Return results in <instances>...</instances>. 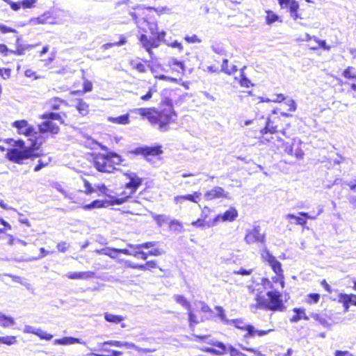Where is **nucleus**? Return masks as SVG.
<instances>
[{
    "instance_id": "obj_17",
    "label": "nucleus",
    "mask_w": 356,
    "mask_h": 356,
    "mask_svg": "<svg viewBox=\"0 0 356 356\" xmlns=\"http://www.w3.org/2000/svg\"><path fill=\"white\" fill-rule=\"evenodd\" d=\"M24 332L33 334L39 337L41 339L49 341L53 338V335L43 331L40 328H36L31 325H25Z\"/></svg>"
},
{
    "instance_id": "obj_8",
    "label": "nucleus",
    "mask_w": 356,
    "mask_h": 356,
    "mask_svg": "<svg viewBox=\"0 0 356 356\" xmlns=\"http://www.w3.org/2000/svg\"><path fill=\"white\" fill-rule=\"evenodd\" d=\"M234 323L236 327L247 331V334L244 335V337L245 338L248 337H254L256 334H257L259 337L264 336L273 331V330L271 329L268 330H256L254 326L251 325H246L243 321L238 320L234 321Z\"/></svg>"
},
{
    "instance_id": "obj_6",
    "label": "nucleus",
    "mask_w": 356,
    "mask_h": 356,
    "mask_svg": "<svg viewBox=\"0 0 356 356\" xmlns=\"http://www.w3.org/2000/svg\"><path fill=\"white\" fill-rule=\"evenodd\" d=\"M93 164L95 168L102 172L110 173L115 169V167H112L110 164L107 155L102 154L95 155Z\"/></svg>"
},
{
    "instance_id": "obj_45",
    "label": "nucleus",
    "mask_w": 356,
    "mask_h": 356,
    "mask_svg": "<svg viewBox=\"0 0 356 356\" xmlns=\"http://www.w3.org/2000/svg\"><path fill=\"white\" fill-rule=\"evenodd\" d=\"M125 264H126V266L128 268H134V269H139L141 270H146V266H144V264H136L132 263L129 261H126Z\"/></svg>"
},
{
    "instance_id": "obj_34",
    "label": "nucleus",
    "mask_w": 356,
    "mask_h": 356,
    "mask_svg": "<svg viewBox=\"0 0 356 356\" xmlns=\"http://www.w3.org/2000/svg\"><path fill=\"white\" fill-rule=\"evenodd\" d=\"M76 107L79 113L83 116L87 115L88 113V104L83 102L82 99L78 100Z\"/></svg>"
},
{
    "instance_id": "obj_37",
    "label": "nucleus",
    "mask_w": 356,
    "mask_h": 356,
    "mask_svg": "<svg viewBox=\"0 0 356 356\" xmlns=\"http://www.w3.org/2000/svg\"><path fill=\"white\" fill-rule=\"evenodd\" d=\"M152 216L154 218V220L156 221V222L159 227H161L169 219L168 216L163 215V214L159 215V214H156L154 213H152Z\"/></svg>"
},
{
    "instance_id": "obj_24",
    "label": "nucleus",
    "mask_w": 356,
    "mask_h": 356,
    "mask_svg": "<svg viewBox=\"0 0 356 356\" xmlns=\"http://www.w3.org/2000/svg\"><path fill=\"white\" fill-rule=\"evenodd\" d=\"M293 312L296 313L291 319V322L296 323L299 321L300 319L303 318L305 320H308L309 317L305 314V312L304 309L302 308H295L293 309Z\"/></svg>"
},
{
    "instance_id": "obj_62",
    "label": "nucleus",
    "mask_w": 356,
    "mask_h": 356,
    "mask_svg": "<svg viewBox=\"0 0 356 356\" xmlns=\"http://www.w3.org/2000/svg\"><path fill=\"white\" fill-rule=\"evenodd\" d=\"M285 104L289 107L288 109L289 111L293 112L296 110V104L293 99L286 100Z\"/></svg>"
},
{
    "instance_id": "obj_47",
    "label": "nucleus",
    "mask_w": 356,
    "mask_h": 356,
    "mask_svg": "<svg viewBox=\"0 0 356 356\" xmlns=\"http://www.w3.org/2000/svg\"><path fill=\"white\" fill-rule=\"evenodd\" d=\"M168 65L172 66V65H177L179 67L181 70V72H183L185 70L184 65L182 62L179 61L175 58H170L168 60Z\"/></svg>"
},
{
    "instance_id": "obj_31",
    "label": "nucleus",
    "mask_w": 356,
    "mask_h": 356,
    "mask_svg": "<svg viewBox=\"0 0 356 356\" xmlns=\"http://www.w3.org/2000/svg\"><path fill=\"white\" fill-rule=\"evenodd\" d=\"M173 298L177 303L181 305L187 310H189L191 309V303L186 299L184 296L181 295H175L173 296Z\"/></svg>"
},
{
    "instance_id": "obj_10",
    "label": "nucleus",
    "mask_w": 356,
    "mask_h": 356,
    "mask_svg": "<svg viewBox=\"0 0 356 356\" xmlns=\"http://www.w3.org/2000/svg\"><path fill=\"white\" fill-rule=\"evenodd\" d=\"M262 258L269 264L272 270L278 276H282L283 270L281 263L270 252L265 250L262 253Z\"/></svg>"
},
{
    "instance_id": "obj_58",
    "label": "nucleus",
    "mask_w": 356,
    "mask_h": 356,
    "mask_svg": "<svg viewBox=\"0 0 356 356\" xmlns=\"http://www.w3.org/2000/svg\"><path fill=\"white\" fill-rule=\"evenodd\" d=\"M148 256L158 257L165 254L164 250L159 248H154L147 252Z\"/></svg>"
},
{
    "instance_id": "obj_42",
    "label": "nucleus",
    "mask_w": 356,
    "mask_h": 356,
    "mask_svg": "<svg viewBox=\"0 0 356 356\" xmlns=\"http://www.w3.org/2000/svg\"><path fill=\"white\" fill-rule=\"evenodd\" d=\"M188 311L189 325L190 327H192L195 325L199 323V321L197 320L196 315L194 314L193 312H191V309Z\"/></svg>"
},
{
    "instance_id": "obj_59",
    "label": "nucleus",
    "mask_w": 356,
    "mask_h": 356,
    "mask_svg": "<svg viewBox=\"0 0 356 356\" xmlns=\"http://www.w3.org/2000/svg\"><path fill=\"white\" fill-rule=\"evenodd\" d=\"M284 275L274 277L272 278L273 281L276 284H279L281 289L284 287Z\"/></svg>"
},
{
    "instance_id": "obj_44",
    "label": "nucleus",
    "mask_w": 356,
    "mask_h": 356,
    "mask_svg": "<svg viewBox=\"0 0 356 356\" xmlns=\"http://www.w3.org/2000/svg\"><path fill=\"white\" fill-rule=\"evenodd\" d=\"M143 152L147 155H159L161 150L159 147H146Z\"/></svg>"
},
{
    "instance_id": "obj_36",
    "label": "nucleus",
    "mask_w": 356,
    "mask_h": 356,
    "mask_svg": "<svg viewBox=\"0 0 356 356\" xmlns=\"http://www.w3.org/2000/svg\"><path fill=\"white\" fill-rule=\"evenodd\" d=\"M106 155L112 167H115V165H120L121 163L122 159L116 153H109Z\"/></svg>"
},
{
    "instance_id": "obj_63",
    "label": "nucleus",
    "mask_w": 356,
    "mask_h": 356,
    "mask_svg": "<svg viewBox=\"0 0 356 356\" xmlns=\"http://www.w3.org/2000/svg\"><path fill=\"white\" fill-rule=\"evenodd\" d=\"M185 40L188 43H200L202 40L197 38L196 35H193L192 36H186L185 37Z\"/></svg>"
},
{
    "instance_id": "obj_57",
    "label": "nucleus",
    "mask_w": 356,
    "mask_h": 356,
    "mask_svg": "<svg viewBox=\"0 0 356 356\" xmlns=\"http://www.w3.org/2000/svg\"><path fill=\"white\" fill-rule=\"evenodd\" d=\"M227 352L229 353L230 356H241L242 354L241 352H240L230 344H228Z\"/></svg>"
},
{
    "instance_id": "obj_43",
    "label": "nucleus",
    "mask_w": 356,
    "mask_h": 356,
    "mask_svg": "<svg viewBox=\"0 0 356 356\" xmlns=\"http://www.w3.org/2000/svg\"><path fill=\"white\" fill-rule=\"evenodd\" d=\"M285 218H286V219H295L296 220L297 225H305L307 223V221L305 219L302 218L298 216H296L293 214H287Z\"/></svg>"
},
{
    "instance_id": "obj_14",
    "label": "nucleus",
    "mask_w": 356,
    "mask_h": 356,
    "mask_svg": "<svg viewBox=\"0 0 356 356\" xmlns=\"http://www.w3.org/2000/svg\"><path fill=\"white\" fill-rule=\"evenodd\" d=\"M105 345H111V346H116V347H120V348L123 347V346H125L127 348H135L136 350H137L139 352H143V353H152V352H154L155 350V349L139 348L138 346H136L134 343H128V342L123 343V342H121V341H105V342L103 343V346H105Z\"/></svg>"
},
{
    "instance_id": "obj_9",
    "label": "nucleus",
    "mask_w": 356,
    "mask_h": 356,
    "mask_svg": "<svg viewBox=\"0 0 356 356\" xmlns=\"http://www.w3.org/2000/svg\"><path fill=\"white\" fill-rule=\"evenodd\" d=\"M245 241L248 244H252L254 243H264L265 235L261 233V228L259 226H255L253 229L247 231L245 236Z\"/></svg>"
},
{
    "instance_id": "obj_28",
    "label": "nucleus",
    "mask_w": 356,
    "mask_h": 356,
    "mask_svg": "<svg viewBox=\"0 0 356 356\" xmlns=\"http://www.w3.org/2000/svg\"><path fill=\"white\" fill-rule=\"evenodd\" d=\"M49 13H46L38 17L31 18L29 21V24L32 25L46 24L48 18L49 17Z\"/></svg>"
},
{
    "instance_id": "obj_20",
    "label": "nucleus",
    "mask_w": 356,
    "mask_h": 356,
    "mask_svg": "<svg viewBox=\"0 0 356 356\" xmlns=\"http://www.w3.org/2000/svg\"><path fill=\"white\" fill-rule=\"evenodd\" d=\"M338 302L343 304L345 311L347 312L350 305L356 306V295L340 293L338 296Z\"/></svg>"
},
{
    "instance_id": "obj_25",
    "label": "nucleus",
    "mask_w": 356,
    "mask_h": 356,
    "mask_svg": "<svg viewBox=\"0 0 356 356\" xmlns=\"http://www.w3.org/2000/svg\"><path fill=\"white\" fill-rule=\"evenodd\" d=\"M228 60L224 59L221 65V72L231 75L237 71V67L235 65H228Z\"/></svg>"
},
{
    "instance_id": "obj_40",
    "label": "nucleus",
    "mask_w": 356,
    "mask_h": 356,
    "mask_svg": "<svg viewBox=\"0 0 356 356\" xmlns=\"http://www.w3.org/2000/svg\"><path fill=\"white\" fill-rule=\"evenodd\" d=\"M280 19L279 16L276 14H275L273 11L268 10L266 12V24H271L277 21H278Z\"/></svg>"
},
{
    "instance_id": "obj_41",
    "label": "nucleus",
    "mask_w": 356,
    "mask_h": 356,
    "mask_svg": "<svg viewBox=\"0 0 356 356\" xmlns=\"http://www.w3.org/2000/svg\"><path fill=\"white\" fill-rule=\"evenodd\" d=\"M143 22L145 23L147 26H148V29L151 33V34L154 36V35L157 32V30H158V25H157V23L156 22H147L146 20H143Z\"/></svg>"
},
{
    "instance_id": "obj_38",
    "label": "nucleus",
    "mask_w": 356,
    "mask_h": 356,
    "mask_svg": "<svg viewBox=\"0 0 356 356\" xmlns=\"http://www.w3.org/2000/svg\"><path fill=\"white\" fill-rule=\"evenodd\" d=\"M210 344H211L213 346L217 347L218 348V350L220 352V353L222 355L226 354L227 352L228 344L225 345L222 342L213 341V340L210 342Z\"/></svg>"
},
{
    "instance_id": "obj_22",
    "label": "nucleus",
    "mask_w": 356,
    "mask_h": 356,
    "mask_svg": "<svg viewBox=\"0 0 356 356\" xmlns=\"http://www.w3.org/2000/svg\"><path fill=\"white\" fill-rule=\"evenodd\" d=\"M19 41L20 38H18L16 42L17 49L15 51L10 50L11 54L22 56L24 54V51L26 50L34 49L36 46H38V44H22L19 42Z\"/></svg>"
},
{
    "instance_id": "obj_4",
    "label": "nucleus",
    "mask_w": 356,
    "mask_h": 356,
    "mask_svg": "<svg viewBox=\"0 0 356 356\" xmlns=\"http://www.w3.org/2000/svg\"><path fill=\"white\" fill-rule=\"evenodd\" d=\"M42 118L46 120L38 125V130L40 134L49 132L52 134H56L58 133L60 130L58 126L56 123L52 122L51 120H58L61 124L64 123L61 116L56 113L51 112L43 114Z\"/></svg>"
},
{
    "instance_id": "obj_16",
    "label": "nucleus",
    "mask_w": 356,
    "mask_h": 356,
    "mask_svg": "<svg viewBox=\"0 0 356 356\" xmlns=\"http://www.w3.org/2000/svg\"><path fill=\"white\" fill-rule=\"evenodd\" d=\"M140 41L143 44V47L150 55L152 54V48H156L159 46V40H157V39L154 37L153 38L149 39L145 34L141 35Z\"/></svg>"
},
{
    "instance_id": "obj_61",
    "label": "nucleus",
    "mask_w": 356,
    "mask_h": 356,
    "mask_svg": "<svg viewBox=\"0 0 356 356\" xmlns=\"http://www.w3.org/2000/svg\"><path fill=\"white\" fill-rule=\"evenodd\" d=\"M288 7L289 8L290 13H291L298 11L299 8V4L296 1L292 0L289 4Z\"/></svg>"
},
{
    "instance_id": "obj_29",
    "label": "nucleus",
    "mask_w": 356,
    "mask_h": 356,
    "mask_svg": "<svg viewBox=\"0 0 356 356\" xmlns=\"http://www.w3.org/2000/svg\"><path fill=\"white\" fill-rule=\"evenodd\" d=\"M104 318L106 321L115 324L119 323L124 320L123 316L120 315H114L108 312L104 313Z\"/></svg>"
},
{
    "instance_id": "obj_30",
    "label": "nucleus",
    "mask_w": 356,
    "mask_h": 356,
    "mask_svg": "<svg viewBox=\"0 0 356 356\" xmlns=\"http://www.w3.org/2000/svg\"><path fill=\"white\" fill-rule=\"evenodd\" d=\"M121 4H127L128 5V7L129 8V11H131V10H143V9H146V7L144 6V5H142V4H138V3H133L131 0H123L122 1H120L118 3V5H121Z\"/></svg>"
},
{
    "instance_id": "obj_60",
    "label": "nucleus",
    "mask_w": 356,
    "mask_h": 356,
    "mask_svg": "<svg viewBox=\"0 0 356 356\" xmlns=\"http://www.w3.org/2000/svg\"><path fill=\"white\" fill-rule=\"evenodd\" d=\"M252 273V269H245V268H240L238 270H234V274L235 275H249Z\"/></svg>"
},
{
    "instance_id": "obj_32",
    "label": "nucleus",
    "mask_w": 356,
    "mask_h": 356,
    "mask_svg": "<svg viewBox=\"0 0 356 356\" xmlns=\"http://www.w3.org/2000/svg\"><path fill=\"white\" fill-rule=\"evenodd\" d=\"M108 120L109 122L120 124H127L129 122V115L127 114L122 115L117 118L109 117Z\"/></svg>"
},
{
    "instance_id": "obj_64",
    "label": "nucleus",
    "mask_w": 356,
    "mask_h": 356,
    "mask_svg": "<svg viewBox=\"0 0 356 356\" xmlns=\"http://www.w3.org/2000/svg\"><path fill=\"white\" fill-rule=\"evenodd\" d=\"M351 67H348L343 72V76L346 79H356V75L351 73Z\"/></svg>"
},
{
    "instance_id": "obj_49",
    "label": "nucleus",
    "mask_w": 356,
    "mask_h": 356,
    "mask_svg": "<svg viewBox=\"0 0 356 356\" xmlns=\"http://www.w3.org/2000/svg\"><path fill=\"white\" fill-rule=\"evenodd\" d=\"M84 187L86 188L85 193L87 195L96 192V189L91 185V184L86 179L83 180Z\"/></svg>"
},
{
    "instance_id": "obj_54",
    "label": "nucleus",
    "mask_w": 356,
    "mask_h": 356,
    "mask_svg": "<svg viewBox=\"0 0 356 356\" xmlns=\"http://www.w3.org/2000/svg\"><path fill=\"white\" fill-rule=\"evenodd\" d=\"M313 38H314V40L318 44V46L320 47H321L324 50H327V51L330 50L331 47H330V46H328L326 44L325 40H319L318 38H317L315 36H313Z\"/></svg>"
},
{
    "instance_id": "obj_48",
    "label": "nucleus",
    "mask_w": 356,
    "mask_h": 356,
    "mask_svg": "<svg viewBox=\"0 0 356 356\" xmlns=\"http://www.w3.org/2000/svg\"><path fill=\"white\" fill-rule=\"evenodd\" d=\"M170 228L175 231L181 232L182 225L179 221L177 220H172L170 222Z\"/></svg>"
},
{
    "instance_id": "obj_51",
    "label": "nucleus",
    "mask_w": 356,
    "mask_h": 356,
    "mask_svg": "<svg viewBox=\"0 0 356 356\" xmlns=\"http://www.w3.org/2000/svg\"><path fill=\"white\" fill-rule=\"evenodd\" d=\"M262 285L265 289H271L270 291L277 289V288L275 287L271 281L266 278H263L261 280Z\"/></svg>"
},
{
    "instance_id": "obj_21",
    "label": "nucleus",
    "mask_w": 356,
    "mask_h": 356,
    "mask_svg": "<svg viewBox=\"0 0 356 356\" xmlns=\"http://www.w3.org/2000/svg\"><path fill=\"white\" fill-rule=\"evenodd\" d=\"M66 276L72 280H87L94 277L95 273L92 271L69 273Z\"/></svg>"
},
{
    "instance_id": "obj_11",
    "label": "nucleus",
    "mask_w": 356,
    "mask_h": 356,
    "mask_svg": "<svg viewBox=\"0 0 356 356\" xmlns=\"http://www.w3.org/2000/svg\"><path fill=\"white\" fill-rule=\"evenodd\" d=\"M238 216V212L234 208H230L229 210L226 211L222 216L218 215L216 216L213 220L211 222L207 223V227H213L215 226L217 222L220 220V219L222 220V221H229L232 222L235 220V218Z\"/></svg>"
},
{
    "instance_id": "obj_7",
    "label": "nucleus",
    "mask_w": 356,
    "mask_h": 356,
    "mask_svg": "<svg viewBox=\"0 0 356 356\" xmlns=\"http://www.w3.org/2000/svg\"><path fill=\"white\" fill-rule=\"evenodd\" d=\"M13 126L17 129V132L19 134H24L26 136H31L37 138V135L39 132L35 129L30 125L26 120H17L13 123Z\"/></svg>"
},
{
    "instance_id": "obj_26",
    "label": "nucleus",
    "mask_w": 356,
    "mask_h": 356,
    "mask_svg": "<svg viewBox=\"0 0 356 356\" xmlns=\"http://www.w3.org/2000/svg\"><path fill=\"white\" fill-rule=\"evenodd\" d=\"M277 132V127L274 125V122L270 118L267 119L265 127L261 131L262 134L267 133L275 134Z\"/></svg>"
},
{
    "instance_id": "obj_39",
    "label": "nucleus",
    "mask_w": 356,
    "mask_h": 356,
    "mask_svg": "<svg viewBox=\"0 0 356 356\" xmlns=\"http://www.w3.org/2000/svg\"><path fill=\"white\" fill-rule=\"evenodd\" d=\"M245 68V67H243V68L241 70L239 83L242 87L250 88L251 86H252V84L251 83V81L244 74L243 70Z\"/></svg>"
},
{
    "instance_id": "obj_3",
    "label": "nucleus",
    "mask_w": 356,
    "mask_h": 356,
    "mask_svg": "<svg viewBox=\"0 0 356 356\" xmlns=\"http://www.w3.org/2000/svg\"><path fill=\"white\" fill-rule=\"evenodd\" d=\"M154 116L156 122H152V125L156 127L160 131L165 132L169 130V125L176 120L177 115L173 108H165L161 111L155 108Z\"/></svg>"
},
{
    "instance_id": "obj_56",
    "label": "nucleus",
    "mask_w": 356,
    "mask_h": 356,
    "mask_svg": "<svg viewBox=\"0 0 356 356\" xmlns=\"http://www.w3.org/2000/svg\"><path fill=\"white\" fill-rule=\"evenodd\" d=\"M309 303H317L320 299V295L318 293H309L308 296Z\"/></svg>"
},
{
    "instance_id": "obj_13",
    "label": "nucleus",
    "mask_w": 356,
    "mask_h": 356,
    "mask_svg": "<svg viewBox=\"0 0 356 356\" xmlns=\"http://www.w3.org/2000/svg\"><path fill=\"white\" fill-rule=\"evenodd\" d=\"M228 193L220 186H215L211 190L204 193V198L206 200H212L216 198H228Z\"/></svg>"
},
{
    "instance_id": "obj_2",
    "label": "nucleus",
    "mask_w": 356,
    "mask_h": 356,
    "mask_svg": "<svg viewBox=\"0 0 356 356\" xmlns=\"http://www.w3.org/2000/svg\"><path fill=\"white\" fill-rule=\"evenodd\" d=\"M15 146L22 149H10L6 154L7 159L17 164H23V161L32 157H38V155L34 153V151L38 149L37 143H32L30 147H25L24 142L22 140L15 141Z\"/></svg>"
},
{
    "instance_id": "obj_23",
    "label": "nucleus",
    "mask_w": 356,
    "mask_h": 356,
    "mask_svg": "<svg viewBox=\"0 0 356 356\" xmlns=\"http://www.w3.org/2000/svg\"><path fill=\"white\" fill-rule=\"evenodd\" d=\"M54 343L56 345H70L74 343L84 344L85 343L78 338L66 337L63 339H55Z\"/></svg>"
},
{
    "instance_id": "obj_19",
    "label": "nucleus",
    "mask_w": 356,
    "mask_h": 356,
    "mask_svg": "<svg viewBox=\"0 0 356 356\" xmlns=\"http://www.w3.org/2000/svg\"><path fill=\"white\" fill-rule=\"evenodd\" d=\"M201 193L194 192L193 194L186 195H177L174 197V202L176 204H181L184 200H188L195 203H197L201 197Z\"/></svg>"
},
{
    "instance_id": "obj_33",
    "label": "nucleus",
    "mask_w": 356,
    "mask_h": 356,
    "mask_svg": "<svg viewBox=\"0 0 356 356\" xmlns=\"http://www.w3.org/2000/svg\"><path fill=\"white\" fill-rule=\"evenodd\" d=\"M311 317L313 318L316 321H318L323 327H327L330 326V323L324 316H321L318 314L312 313L311 314Z\"/></svg>"
},
{
    "instance_id": "obj_52",
    "label": "nucleus",
    "mask_w": 356,
    "mask_h": 356,
    "mask_svg": "<svg viewBox=\"0 0 356 356\" xmlns=\"http://www.w3.org/2000/svg\"><path fill=\"white\" fill-rule=\"evenodd\" d=\"M146 9H147L149 10H153L159 15H161L163 13L170 12V9L168 7H159V8L146 7Z\"/></svg>"
},
{
    "instance_id": "obj_53",
    "label": "nucleus",
    "mask_w": 356,
    "mask_h": 356,
    "mask_svg": "<svg viewBox=\"0 0 356 356\" xmlns=\"http://www.w3.org/2000/svg\"><path fill=\"white\" fill-rule=\"evenodd\" d=\"M129 255H132L136 258L141 259L143 260H146L148 257V254L143 251H136L134 252H131V254H129Z\"/></svg>"
},
{
    "instance_id": "obj_1",
    "label": "nucleus",
    "mask_w": 356,
    "mask_h": 356,
    "mask_svg": "<svg viewBox=\"0 0 356 356\" xmlns=\"http://www.w3.org/2000/svg\"><path fill=\"white\" fill-rule=\"evenodd\" d=\"M266 296L268 298H265L264 296L257 293L254 298L256 301L255 304L251 305V309H268L272 311H277L282 309L283 303L280 299L281 293L277 289L269 291L267 292Z\"/></svg>"
},
{
    "instance_id": "obj_12",
    "label": "nucleus",
    "mask_w": 356,
    "mask_h": 356,
    "mask_svg": "<svg viewBox=\"0 0 356 356\" xmlns=\"http://www.w3.org/2000/svg\"><path fill=\"white\" fill-rule=\"evenodd\" d=\"M129 181L125 184V188L130 189L129 194L124 197L127 200L130 197L131 195L134 194L138 188L142 184V179L138 177L135 173H130L127 175Z\"/></svg>"
},
{
    "instance_id": "obj_18",
    "label": "nucleus",
    "mask_w": 356,
    "mask_h": 356,
    "mask_svg": "<svg viewBox=\"0 0 356 356\" xmlns=\"http://www.w3.org/2000/svg\"><path fill=\"white\" fill-rule=\"evenodd\" d=\"M155 111V108H135L131 112L140 115L142 117L146 118L149 122L152 124V122H156V118L154 116V113Z\"/></svg>"
},
{
    "instance_id": "obj_27",
    "label": "nucleus",
    "mask_w": 356,
    "mask_h": 356,
    "mask_svg": "<svg viewBox=\"0 0 356 356\" xmlns=\"http://www.w3.org/2000/svg\"><path fill=\"white\" fill-rule=\"evenodd\" d=\"M158 243L157 241H149L146 243H143L141 244H132V243H127V246L130 248L134 249H140V248H145V249H149L150 248L154 247Z\"/></svg>"
},
{
    "instance_id": "obj_35",
    "label": "nucleus",
    "mask_w": 356,
    "mask_h": 356,
    "mask_svg": "<svg viewBox=\"0 0 356 356\" xmlns=\"http://www.w3.org/2000/svg\"><path fill=\"white\" fill-rule=\"evenodd\" d=\"M15 324V321L12 317L1 314L0 317V326L8 327Z\"/></svg>"
},
{
    "instance_id": "obj_50",
    "label": "nucleus",
    "mask_w": 356,
    "mask_h": 356,
    "mask_svg": "<svg viewBox=\"0 0 356 356\" xmlns=\"http://www.w3.org/2000/svg\"><path fill=\"white\" fill-rule=\"evenodd\" d=\"M37 3V0H22L21 1L22 8H31L35 7V4Z\"/></svg>"
},
{
    "instance_id": "obj_5",
    "label": "nucleus",
    "mask_w": 356,
    "mask_h": 356,
    "mask_svg": "<svg viewBox=\"0 0 356 356\" xmlns=\"http://www.w3.org/2000/svg\"><path fill=\"white\" fill-rule=\"evenodd\" d=\"M127 201V197H112L109 200H96L90 204H86L83 207L84 210H90L97 208H103L113 205H120Z\"/></svg>"
},
{
    "instance_id": "obj_15",
    "label": "nucleus",
    "mask_w": 356,
    "mask_h": 356,
    "mask_svg": "<svg viewBox=\"0 0 356 356\" xmlns=\"http://www.w3.org/2000/svg\"><path fill=\"white\" fill-rule=\"evenodd\" d=\"M95 253L97 254H104L110 257L112 259L116 257V253H122L124 254H129L131 252L127 249H119L114 248H104L100 250H95Z\"/></svg>"
},
{
    "instance_id": "obj_46",
    "label": "nucleus",
    "mask_w": 356,
    "mask_h": 356,
    "mask_svg": "<svg viewBox=\"0 0 356 356\" xmlns=\"http://www.w3.org/2000/svg\"><path fill=\"white\" fill-rule=\"evenodd\" d=\"M0 342L7 345H12L15 342V337L6 336L0 337Z\"/></svg>"
},
{
    "instance_id": "obj_55",
    "label": "nucleus",
    "mask_w": 356,
    "mask_h": 356,
    "mask_svg": "<svg viewBox=\"0 0 356 356\" xmlns=\"http://www.w3.org/2000/svg\"><path fill=\"white\" fill-rule=\"evenodd\" d=\"M6 275L10 277H11L13 281L18 282V283H19V284L26 286V288L29 289V286H30V284H29L24 283L23 282V279L21 277L17 276V275H12V274H7Z\"/></svg>"
}]
</instances>
